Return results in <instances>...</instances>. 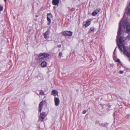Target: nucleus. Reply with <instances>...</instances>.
<instances>
[{"instance_id": "nucleus-1", "label": "nucleus", "mask_w": 130, "mask_h": 130, "mask_svg": "<svg viewBox=\"0 0 130 130\" xmlns=\"http://www.w3.org/2000/svg\"><path fill=\"white\" fill-rule=\"evenodd\" d=\"M127 21L126 20H125L124 16L123 19L121 21L119 24V30L118 32L116 41L117 45L118 46V47L120 50L122 51L124 55L126 56L129 58V60L130 61V53L127 52L126 49L124 45V42L123 37H121L119 39V37L121 34V29L122 27L125 28L126 26L127 31L130 32V23L127 26Z\"/></svg>"}, {"instance_id": "nucleus-2", "label": "nucleus", "mask_w": 130, "mask_h": 130, "mask_svg": "<svg viewBox=\"0 0 130 130\" xmlns=\"http://www.w3.org/2000/svg\"><path fill=\"white\" fill-rule=\"evenodd\" d=\"M49 55V54L47 53H40L38 56V57L39 60H41L48 57Z\"/></svg>"}, {"instance_id": "nucleus-3", "label": "nucleus", "mask_w": 130, "mask_h": 130, "mask_svg": "<svg viewBox=\"0 0 130 130\" xmlns=\"http://www.w3.org/2000/svg\"><path fill=\"white\" fill-rule=\"evenodd\" d=\"M62 35L63 36H71L72 35V32L70 31H64L62 33Z\"/></svg>"}, {"instance_id": "nucleus-4", "label": "nucleus", "mask_w": 130, "mask_h": 130, "mask_svg": "<svg viewBox=\"0 0 130 130\" xmlns=\"http://www.w3.org/2000/svg\"><path fill=\"white\" fill-rule=\"evenodd\" d=\"M40 116V120L41 121H43V119L46 116L45 113L44 112H43L41 113Z\"/></svg>"}, {"instance_id": "nucleus-5", "label": "nucleus", "mask_w": 130, "mask_h": 130, "mask_svg": "<svg viewBox=\"0 0 130 130\" xmlns=\"http://www.w3.org/2000/svg\"><path fill=\"white\" fill-rule=\"evenodd\" d=\"M44 102V101H42L39 104V112H41V111L42 108V107L43 105V103Z\"/></svg>"}, {"instance_id": "nucleus-6", "label": "nucleus", "mask_w": 130, "mask_h": 130, "mask_svg": "<svg viewBox=\"0 0 130 130\" xmlns=\"http://www.w3.org/2000/svg\"><path fill=\"white\" fill-rule=\"evenodd\" d=\"M54 100L55 105L56 106L58 105L60 103V100L59 98L56 97L54 98Z\"/></svg>"}, {"instance_id": "nucleus-7", "label": "nucleus", "mask_w": 130, "mask_h": 130, "mask_svg": "<svg viewBox=\"0 0 130 130\" xmlns=\"http://www.w3.org/2000/svg\"><path fill=\"white\" fill-rule=\"evenodd\" d=\"M59 0H53L52 4L54 5H57L59 3Z\"/></svg>"}, {"instance_id": "nucleus-8", "label": "nucleus", "mask_w": 130, "mask_h": 130, "mask_svg": "<svg viewBox=\"0 0 130 130\" xmlns=\"http://www.w3.org/2000/svg\"><path fill=\"white\" fill-rule=\"evenodd\" d=\"M39 94H37V95H45L44 92L42 90H39Z\"/></svg>"}, {"instance_id": "nucleus-9", "label": "nucleus", "mask_w": 130, "mask_h": 130, "mask_svg": "<svg viewBox=\"0 0 130 130\" xmlns=\"http://www.w3.org/2000/svg\"><path fill=\"white\" fill-rule=\"evenodd\" d=\"M40 65L42 67L44 68L47 67V63L45 61H43L41 63Z\"/></svg>"}, {"instance_id": "nucleus-10", "label": "nucleus", "mask_w": 130, "mask_h": 130, "mask_svg": "<svg viewBox=\"0 0 130 130\" xmlns=\"http://www.w3.org/2000/svg\"><path fill=\"white\" fill-rule=\"evenodd\" d=\"M91 23V22L89 20L87 21L86 22V23L84 24L86 27H87L90 25Z\"/></svg>"}, {"instance_id": "nucleus-11", "label": "nucleus", "mask_w": 130, "mask_h": 130, "mask_svg": "<svg viewBox=\"0 0 130 130\" xmlns=\"http://www.w3.org/2000/svg\"><path fill=\"white\" fill-rule=\"evenodd\" d=\"M44 38L45 39L47 38L48 36H49V33L47 31H46L43 34Z\"/></svg>"}, {"instance_id": "nucleus-12", "label": "nucleus", "mask_w": 130, "mask_h": 130, "mask_svg": "<svg viewBox=\"0 0 130 130\" xmlns=\"http://www.w3.org/2000/svg\"><path fill=\"white\" fill-rule=\"evenodd\" d=\"M95 28L93 27H92L90 28V30L88 32L89 33H90L91 32H93Z\"/></svg>"}, {"instance_id": "nucleus-13", "label": "nucleus", "mask_w": 130, "mask_h": 130, "mask_svg": "<svg viewBox=\"0 0 130 130\" xmlns=\"http://www.w3.org/2000/svg\"><path fill=\"white\" fill-rule=\"evenodd\" d=\"M47 20L49 22L47 23V24L49 25L51 22L50 18H49V17H47Z\"/></svg>"}, {"instance_id": "nucleus-14", "label": "nucleus", "mask_w": 130, "mask_h": 130, "mask_svg": "<svg viewBox=\"0 0 130 130\" xmlns=\"http://www.w3.org/2000/svg\"><path fill=\"white\" fill-rule=\"evenodd\" d=\"M47 17L50 18H53V15L51 13H48L47 14Z\"/></svg>"}, {"instance_id": "nucleus-15", "label": "nucleus", "mask_w": 130, "mask_h": 130, "mask_svg": "<svg viewBox=\"0 0 130 130\" xmlns=\"http://www.w3.org/2000/svg\"><path fill=\"white\" fill-rule=\"evenodd\" d=\"M97 14L96 13V12L94 11H93L92 13V15L93 16H95Z\"/></svg>"}, {"instance_id": "nucleus-16", "label": "nucleus", "mask_w": 130, "mask_h": 130, "mask_svg": "<svg viewBox=\"0 0 130 130\" xmlns=\"http://www.w3.org/2000/svg\"><path fill=\"white\" fill-rule=\"evenodd\" d=\"M116 47L115 48V49L114 50L113 53V58L114 59V58H115V52L116 50Z\"/></svg>"}, {"instance_id": "nucleus-17", "label": "nucleus", "mask_w": 130, "mask_h": 130, "mask_svg": "<svg viewBox=\"0 0 130 130\" xmlns=\"http://www.w3.org/2000/svg\"><path fill=\"white\" fill-rule=\"evenodd\" d=\"M100 9H96L94 11L96 12V13L97 14L98 13H99L100 11Z\"/></svg>"}, {"instance_id": "nucleus-18", "label": "nucleus", "mask_w": 130, "mask_h": 130, "mask_svg": "<svg viewBox=\"0 0 130 130\" xmlns=\"http://www.w3.org/2000/svg\"><path fill=\"white\" fill-rule=\"evenodd\" d=\"M56 90H53L52 91V93L53 94H55L56 93Z\"/></svg>"}, {"instance_id": "nucleus-19", "label": "nucleus", "mask_w": 130, "mask_h": 130, "mask_svg": "<svg viewBox=\"0 0 130 130\" xmlns=\"http://www.w3.org/2000/svg\"><path fill=\"white\" fill-rule=\"evenodd\" d=\"M107 123H105V124H102L101 125L102 126H104L105 127H106L107 126Z\"/></svg>"}, {"instance_id": "nucleus-20", "label": "nucleus", "mask_w": 130, "mask_h": 130, "mask_svg": "<svg viewBox=\"0 0 130 130\" xmlns=\"http://www.w3.org/2000/svg\"><path fill=\"white\" fill-rule=\"evenodd\" d=\"M3 7L0 5V11H2L3 10Z\"/></svg>"}, {"instance_id": "nucleus-21", "label": "nucleus", "mask_w": 130, "mask_h": 130, "mask_svg": "<svg viewBox=\"0 0 130 130\" xmlns=\"http://www.w3.org/2000/svg\"><path fill=\"white\" fill-rule=\"evenodd\" d=\"M129 6H130V3L129 4ZM128 14H130V8H129L128 10Z\"/></svg>"}, {"instance_id": "nucleus-22", "label": "nucleus", "mask_w": 130, "mask_h": 130, "mask_svg": "<svg viewBox=\"0 0 130 130\" xmlns=\"http://www.w3.org/2000/svg\"><path fill=\"white\" fill-rule=\"evenodd\" d=\"M62 55V53L61 52H60L59 53V56L60 57H61Z\"/></svg>"}, {"instance_id": "nucleus-23", "label": "nucleus", "mask_w": 130, "mask_h": 130, "mask_svg": "<svg viewBox=\"0 0 130 130\" xmlns=\"http://www.w3.org/2000/svg\"><path fill=\"white\" fill-rule=\"evenodd\" d=\"M116 62H119V63H120V60L119 59H117L116 60Z\"/></svg>"}, {"instance_id": "nucleus-24", "label": "nucleus", "mask_w": 130, "mask_h": 130, "mask_svg": "<svg viewBox=\"0 0 130 130\" xmlns=\"http://www.w3.org/2000/svg\"><path fill=\"white\" fill-rule=\"evenodd\" d=\"M86 110H85L83 111V114H85L86 113Z\"/></svg>"}, {"instance_id": "nucleus-25", "label": "nucleus", "mask_w": 130, "mask_h": 130, "mask_svg": "<svg viewBox=\"0 0 130 130\" xmlns=\"http://www.w3.org/2000/svg\"><path fill=\"white\" fill-rule=\"evenodd\" d=\"M123 71L121 70H120L119 71V73L120 74H122L123 73Z\"/></svg>"}, {"instance_id": "nucleus-26", "label": "nucleus", "mask_w": 130, "mask_h": 130, "mask_svg": "<svg viewBox=\"0 0 130 130\" xmlns=\"http://www.w3.org/2000/svg\"><path fill=\"white\" fill-rule=\"evenodd\" d=\"M129 116L128 115L127 116H126V117L127 118H128L129 117Z\"/></svg>"}, {"instance_id": "nucleus-27", "label": "nucleus", "mask_w": 130, "mask_h": 130, "mask_svg": "<svg viewBox=\"0 0 130 130\" xmlns=\"http://www.w3.org/2000/svg\"><path fill=\"white\" fill-rule=\"evenodd\" d=\"M61 46V45H59L58 46V47H60Z\"/></svg>"}, {"instance_id": "nucleus-28", "label": "nucleus", "mask_w": 130, "mask_h": 130, "mask_svg": "<svg viewBox=\"0 0 130 130\" xmlns=\"http://www.w3.org/2000/svg\"><path fill=\"white\" fill-rule=\"evenodd\" d=\"M4 1L5 2H6V0H4Z\"/></svg>"}]
</instances>
